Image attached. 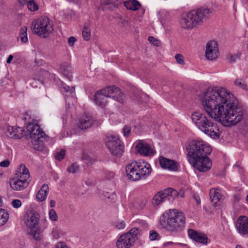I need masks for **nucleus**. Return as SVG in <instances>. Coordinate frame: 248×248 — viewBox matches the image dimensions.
I'll use <instances>...</instances> for the list:
<instances>
[{"label":"nucleus","mask_w":248,"mask_h":248,"mask_svg":"<svg viewBox=\"0 0 248 248\" xmlns=\"http://www.w3.org/2000/svg\"><path fill=\"white\" fill-rule=\"evenodd\" d=\"M40 219L39 213L34 210H31L28 212L24 217V222L30 230L38 229V224Z\"/></svg>","instance_id":"9"},{"label":"nucleus","mask_w":248,"mask_h":248,"mask_svg":"<svg viewBox=\"0 0 248 248\" xmlns=\"http://www.w3.org/2000/svg\"><path fill=\"white\" fill-rule=\"evenodd\" d=\"M61 92L65 96H74L75 94L74 87H69L66 85L63 82H62V86L60 87Z\"/></svg>","instance_id":"28"},{"label":"nucleus","mask_w":248,"mask_h":248,"mask_svg":"<svg viewBox=\"0 0 248 248\" xmlns=\"http://www.w3.org/2000/svg\"><path fill=\"white\" fill-rule=\"evenodd\" d=\"M44 223H45V224H44V227L45 228H46L47 226V220L46 219V218H45L44 219Z\"/></svg>","instance_id":"59"},{"label":"nucleus","mask_w":248,"mask_h":248,"mask_svg":"<svg viewBox=\"0 0 248 248\" xmlns=\"http://www.w3.org/2000/svg\"><path fill=\"white\" fill-rule=\"evenodd\" d=\"M76 41V38L73 36H71L68 39V42L70 46H72L74 45V44Z\"/></svg>","instance_id":"52"},{"label":"nucleus","mask_w":248,"mask_h":248,"mask_svg":"<svg viewBox=\"0 0 248 248\" xmlns=\"http://www.w3.org/2000/svg\"><path fill=\"white\" fill-rule=\"evenodd\" d=\"M180 245V246H183L184 245L182 243H173L172 242H166V243H165L164 244V246L165 247H167V246H168L169 245Z\"/></svg>","instance_id":"53"},{"label":"nucleus","mask_w":248,"mask_h":248,"mask_svg":"<svg viewBox=\"0 0 248 248\" xmlns=\"http://www.w3.org/2000/svg\"><path fill=\"white\" fill-rule=\"evenodd\" d=\"M218 48L217 43L215 41H211L206 45L205 56L209 60H214L218 57Z\"/></svg>","instance_id":"12"},{"label":"nucleus","mask_w":248,"mask_h":248,"mask_svg":"<svg viewBox=\"0 0 248 248\" xmlns=\"http://www.w3.org/2000/svg\"><path fill=\"white\" fill-rule=\"evenodd\" d=\"M115 174L113 171L107 172L106 174V177L108 180H112L114 178Z\"/></svg>","instance_id":"49"},{"label":"nucleus","mask_w":248,"mask_h":248,"mask_svg":"<svg viewBox=\"0 0 248 248\" xmlns=\"http://www.w3.org/2000/svg\"><path fill=\"white\" fill-rule=\"evenodd\" d=\"M9 183L11 188L16 191L23 190L29 184V182H25L24 181L19 180V179H16L14 178L9 180Z\"/></svg>","instance_id":"22"},{"label":"nucleus","mask_w":248,"mask_h":248,"mask_svg":"<svg viewBox=\"0 0 248 248\" xmlns=\"http://www.w3.org/2000/svg\"><path fill=\"white\" fill-rule=\"evenodd\" d=\"M136 148L138 151L141 155L144 156L153 155L155 152L150 145L143 140H140L137 144Z\"/></svg>","instance_id":"17"},{"label":"nucleus","mask_w":248,"mask_h":248,"mask_svg":"<svg viewBox=\"0 0 248 248\" xmlns=\"http://www.w3.org/2000/svg\"><path fill=\"white\" fill-rule=\"evenodd\" d=\"M49 219L53 221H57L58 219V217L56 211L51 209L49 210L48 213Z\"/></svg>","instance_id":"40"},{"label":"nucleus","mask_w":248,"mask_h":248,"mask_svg":"<svg viewBox=\"0 0 248 248\" xmlns=\"http://www.w3.org/2000/svg\"><path fill=\"white\" fill-rule=\"evenodd\" d=\"M114 91L115 93H114L112 98L122 104L124 103L125 97L124 94L123 93L119 88L116 89V90H114Z\"/></svg>","instance_id":"31"},{"label":"nucleus","mask_w":248,"mask_h":248,"mask_svg":"<svg viewBox=\"0 0 248 248\" xmlns=\"http://www.w3.org/2000/svg\"><path fill=\"white\" fill-rule=\"evenodd\" d=\"M23 129L19 127L15 128L13 126H7L6 128V136L11 138L20 139L23 136Z\"/></svg>","instance_id":"19"},{"label":"nucleus","mask_w":248,"mask_h":248,"mask_svg":"<svg viewBox=\"0 0 248 248\" xmlns=\"http://www.w3.org/2000/svg\"><path fill=\"white\" fill-rule=\"evenodd\" d=\"M47 138V136H46L45 139L31 140L30 143L31 147L35 150L47 153L48 149L45 147L43 141Z\"/></svg>","instance_id":"20"},{"label":"nucleus","mask_w":248,"mask_h":248,"mask_svg":"<svg viewBox=\"0 0 248 248\" xmlns=\"http://www.w3.org/2000/svg\"><path fill=\"white\" fill-rule=\"evenodd\" d=\"M207 155H202L193 159H189V161L199 171L206 172L209 170L212 166V162Z\"/></svg>","instance_id":"8"},{"label":"nucleus","mask_w":248,"mask_h":248,"mask_svg":"<svg viewBox=\"0 0 248 248\" xmlns=\"http://www.w3.org/2000/svg\"><path fill=\"white\" fill-rule=\"evenodd\" d=\"M235 248H243L242 246L240 245H237L235 247Z\"/></svg>","instance_id":"61"},{"label":"nucleus","mask_w":248,"mask_h":248,"mask_svg":"<svg viewBox=\"0 0 248 248\" xmlns=\"http://www.w3.org/2000/svg\"><path fill=\"white\" fill-rule=\"evenodd\" d=\"M79 170V167L77 163L71 164L67 168V171L68 173H75L78 172Z\"/></svg>","instance_id":"36"},{"label":"nucleus","mask_w":248,"mask_h":248,"mask_svg":"<svg viewBox=\"0 0 248 248\" xmlns=\"http://www.w3.org/2000/svg\"><path fill=\"white\" fill-rule=\"evenodd\" d=\"M65 156V150H62L60 152H58L56 155L55 158L57 160H62Z\"/></svg>","instance_id":"45"},{"label":"nucleus","mask_w":248,"mask_h":248,"mask_svg":"<svg viewBox=\"0 0 248 248\" xmlns=\"http://www.w3.org/2000/svg\"><path fill=\"white\" fill-rule=\"evenodd\" d=\"M32 32L41 38L47 37L53 31V24L47 17H41L32 23Z\"/></svg>","instance_id":"5"},{"label":"nucleus","mask_w":248,"mask_h":248,"mask_svg":"<svg viewBox=\"0 0 248 248\" xmlns=\"http://www.w3.org/2000/svg\"><path fill=\"white\" fill-rule=\"evenodd\" d=\"M240 199V198L239 197V196H237V195L234 196V200L235 202H237L239 201Z\"/></svg>","instance_id":"58"},{"label":"nucleus","mask_w":248,"mask_h":248,"mask_svg":"<svg viewBox=\"0 0 248 248\" xmlns=\"http://www.w3.org/2000/svg\"><path fill=\"white\" fill-rule=\"evenodd\" d=\"M55 204H56V202L54 200H51L50 201V202H49V205H50V206L51 207H55Z\"/></svg>","instance_id":"55"},{"label":"nucleus","mask_w":248,"mask_h":248,"mask_svg":"<svg viewBox=\"0 0 248 248\" xmlns=\"http://www.w3.org/2000/svg\"><path fill=\"white\" fill-rule=\"evenodd\" d=\"M210 10L208 8H202L193 10L188 12L196 26L203 22V18L207 17Z\"/></svg>","instance_id":"10"},{"label":"nucleus","mask_w":248,"mask_h":248,"mask_svg":"<svg viewBox=\"0 0 248 248\" xmlns=\"http://www.w3.org/2000/svg\"><path fill=\"white\" fill-rule=\"evenodd\" d=\"M65 232H63L60 228L55 227L53 228L51 235L53 239H58L64 236Z\"/></svg>","instance_id":"32"},{"label":"nucleus","mask_w":248,"mask_h":248,"mask_svg":"<svg viewBox=\"0 0 248 248\" xmlns=\"http://www.w3.org/2000/svg\"><path fill=\"white\" fill-rule=\"evenodd\" d=\"M114 226L117 229H123L125 228V223L124 220L118 221L115 222Z\"/></svg>","instance_id":"42"},{"label":"nucleus","mask_w":248,"mask_h":248,"mask_svg":"<svg viewBox=\"0 0 248 248\" xmlns=\"http://www.w3.org/2000/svg\"><path fill=\"white\" fill-rule=\"evenodd\" d=\"M125 169L128 178L132 181L145 179L152 172L150 165L144 161H133L128 164Z\"/></svg>","instance_id":"3"},{"label":"nucleus","mask_w":248,"mask_h":248,"mask_svg":"<svg viewBox=\"0 0 248 248\" xmlns=\"http://www.w3.org/2000/svg\"><path fill=\"white\" fill-rule=\"evenodd\" d=\"M148 41L150 43L156 46H158L160 44V42L153 36H149L148 37Z\"/></svg>","instance_id":"44"},{"label":"nucleus","mask_w":248,"mask_h":248,"mask_svg":"<svg viewBox=\"0 0 248 248\" xmlns=\"http://www.w3.org/2000/svg\"><path fill=\"white\" fill-rule=\"evenodd\" d=\"M106 96L103 94L99 91L96 92L94 95V101L95 104L101 107L105 106L107 103V99Z\"/></svg>","instance_id":"27"},{"label":"nucleus","mask_w":248,"mask_h":248,"mask_svg":"<svg viewBox=\"0 0 248 248\" xmlns=\"http://www.w3.org/2000/svg\"><path fill=\"white\" fill-rule=\"evenodd\" d=\"M91 36V30L87 26H85L82 31V37L86 41H89Z\"/></svg>","instance_id":"37"},{"label":"nucleus","mask_w":248,"mask_h":248,"mask_svg":"<svg viewBox=\"0 0 248 248\" xmlns=\"http://www.w3.org/2000/svg\"><path fill=\"white\" fill-rule=\"evenodd\" d=\"M1 199L0 198V203L1 202Z\"/></svg>","instance_id":"64"},{"label":"nucleus","mask_w":248,"mask_h":248,"mask_svg":"<svg viewBox=\"0 0 248 248\" xmlns=\"http://www.w3.org/2000/svg\"><path fill=\"white\" fill-rule=\"evenodd\" d=\"M27 130L31 140L45 139L46 136L40 126L37 124L30 123L27 126Z\"/></svg>","instance_id":"11"},{"label":"nucleus","mask_w":248,"mask_h":248,"mask_svg":"<svg viewBox=\"0 0 248 248\" xmlns=\"http://www.w3.org/2000/svg\"><path fill=\"white\" fill-rule=\"evenodd\" d=\"M18 1L21 4V5H24L26 3H27L28 0H18Z\"/></svg>","instance_id":"57"},{"label":"nucleus","mask_w":248,"mask_h":248,"mask_svg":"<svg viewBox=\"0 0 248 248\" xmlns=\"http://www.w3.org/2000/svg\"><path fill=\"white\" fill-rule=\"evenodd\" d=\"M149 237L151 240H158L160 238V236L158 232L154 230H152L150 231L149 233Z\"/></svg>","instance_id":"41"},{"label":"nucleus","mask_w":248,"mask_h":248,"mask_svg":"<svg viewBox=\"0 0 248 248\" xmlns=\"http://www.w3.org/2000/svg\"><path fill=\"white\" fill-rule=\"evenodd\" d=\"M94 122V120L90 115L83 114L79 119L77 124L78 127L82 130H85L91 127Z\"/></svg>","instance_id":"14"},{"label":"nucleus","mask_w":248,"mask_h":248,"mask_svg":"<svg viewBox=\"0 0 248 248\" xmlns=\"http://www.w3.org/2000/svg\"><path fill=\"white\" fill-rule=\"evenodd\" d=\"M31 86L32 87H37V85H33L34 84V82H33L31 83Z\"/></svg>","instance_id":"60"},{"label":"nucleus","mask_w":248,"mask_h":248,"mask_svg":"<svg viewBox=\"0 0 248 248\" xmlns=\"http://www.w3.org/2000/svg\"><path fill=\"white\" fill-rule=\"evenodd\" d=\"M186 149L189 156V159L208 155L212 152L211 147L202 140H191L186 146Z\"/></svg>","instance_id":"4"},{"label":"nucleus","mask_w":248,"mask_h":248,"mask_svg":"<svg viewBox=\"0 0 248 248\" xmlns=\"http://www.w3.org/2000/svg\"><path fill=\"white\" fill-rule=\"evenodd\" d=\"M124 5L128 10L136 11L140 7V3L136 0H128L124 2Z\"/></svg>","instance_id":"29"},{"label":"nucleus","mask_w":248,"mask_h":248,"mask_svg":"<svg viewBox=\"0 0 248 248\" xmlns=\"http://www.w3.org/2000/svg\"><path fill=\"white\" fill-rule=\"evenodd\" d=\"M13 59V56L12 55H9L7 59V61H6L7 63H10L11 62Z\"/></svg>","instance_id":"56"},{"label":"nucleus","mask_w":248,"mask_h":248,"mask_svg":"<svg viewBox=\"0 0 248 248\" xmlns=\"http://www.w3.org/2000/svg\"><path fill=\"white\" fill-rule=\"evenodd\" d=\"M9 218V214L4 209L0 208V226L4 224Z\"/></svg>","instance_id":"34"},{"label":"nucleus","mask_w":248,"mask_h":248,"mask_svg":"<svg viewBox=\"0 0 248 248\" xmlns=\"http://www.w3.org/2000/svg\"><path fill=\"white\" fill-rule=\"evenodd\" d=\"M37 83L40 84V81L39 80H38L37 81Z\"/></svg>","instance_id":"63"},{"label":"nucleus","mask_w":248,"mask_h":248,"mask_svg":"<svg viewBox=\"0 0 248 248\" xmlns=\"http://www.w3.org/2000/svg\"><path fill=\"white\" fill-rule=\"evenodd\" d=\"M55 248H68L66 244L62 242H58L55 245Z\"/></svg>","instance_id":"48"},{"label":"nucleus","mask_w":248,"mask_h":248,"mask_svg":"<svg viewBox=\"0 0 248 248\" xmlns=\"http://www.w3.org/2000/svg\"><path fill=\"white\" fill-rule=\"evenodd\" d=\"M194 199L196 200L198 204H199L201 203L200 199L199 196L194 195L193 196Z\"/></svg>","instance_id":"54"},{"label":"nucleus","mask_w":248,"mask_h":248,"mask_svg":"<svg viewBox=\"0 0 248 248\" xmlns=\"http://www.w3.org/2000/svg\"><path fill=\"white\" fill-rule=\"evenodd\" d=\"M135 242L125 233L121 235L116 242L117 248H130Z\"/></svg>","instance_id":"16"},{"label":"nucleus","mask_w":248,"mask_h":248,"mask_svg":"<svg viewBox=\"0 0 248 248\" xmlns=\"http://www.w3.org/2000/svg\"><path fill=\"white\" fill-rule=\"evenodd\" d=\"M235 84L240 86V88H241L243 89H247V85L246 84H244L242 83L239 80H236L235 81Z\"/></svg>","instance_id":"50"},{"label":"nucleus","mask_w":248,"mask_h":248,"mask_svg":"<svg viewBox=\"0 0 248 248\" xmlns=\"http://www.w3.org/2000/svg\"><path fill=\"white\" fill-rule=\"evenodd\" d=\"M116 89H118V88L112 85L111 86L107 87L106 88L99 91L106 97H112L114 93H115L114 90H116Z\"/></svg>","instance_id":"30"},{"label":"nucleus","mask_w":248,"mask_h":248,"mask_svg":"<svg viewBox=\"0 0 248 248\" xmlns=\"http://www.w3.org/2000/svg\"><path fill=\"white\" fill-rule=\"evenodd\" d=\"M31 234L36 241H40L43 238V235L38 231V229L30 230Z\"/></svg>","instance_id":"38"},{"label":"nucleus","mask_w":248,"mask_h":248,"mask_svg":"<svg viewBox=\"0 0 248 248\" xmlns=\"http://www.w3.org/2000/svg\"><path fill=\"white\" fill-rule=\"evenodd\" d=\"M159 224L167 231L178 232L182 230L186 224L184 214L176 209L166 211L160 217Z\"/></svg>","instance_id":"2"},{"label":"nucleus","mask_w":248,"mask_h":248,"mask_svg":"<svg viewBox=\"0 0 248 248\" xmlns=\"http://www.w3.org/2000/svg\"><path fill=\"white\" fill-rule=\"evenodd\" d=\"M72 67L68 63H62L59 69L60 73L68 78L70 81H71L72 78Z\"/></svg>","instance_id":"25"},{"label":"nucleus","mask_w":248,"mask_h":248,"mask_svg":"<svg viewBox=\"0 0 248 248\" xmlns=\"http://www.w3.org/2000/svg\"><path fill=\"white\" fill-rule=\"evenodd\" d=\"M49 188L47 185L44 184L41 186L40 189L37 193L36 198L40 202L44 201L48 193Z\"/></svg>","instance_id":"24"},{"label":"nucleus","mask_w":248,"mask_h":248,"mask_svg":"<svg viewBox=\"0 0 248 248\" xmlns=\"http://www.w3.org/2000/svg\"><path fill=\"white\" fill-rule=\"evenodd\" d=\"M140 230L139 228L137 227H134L130 230V231L126 233L127 234L130 238L135 242L138 239V235L140 233Z\"/></svg>","instance_id":"33"},{"label":"nucleus","mask_w":248,"mask_h":248,"mask_svg":"<svg viewBox=\"0 0 248 248\" xmlns=\"http://www.w3.org/2000/svg\"><path fill=\"white\" fill-rule=\"evenodd\" d=\"M221 197L222 196L219 190L213 188L210 190V198L214 206H216V204L220 202Z\"/></svg>","instance_id":"26"},{"label":"nucleus","mask_w":248,"mask_h":248,"mask_svg":"<svg viewBox=\"0 0 248 248\" xmlns=\"http://www.w3.org/2000/svg\"><path fill=\"white\" fill-rule=\"evenodd\" d=\"M106 145L110 153L114 155L120 156L124 150V146L118 136H107L105 139Z\"/></svg>","instance_id":"7"},{"label":"nucleus","mask_w":248,"mask_h":248,"mask_svg":"<svg viewBox=\"0 0 248 248\" xmlns=\"http://www.w3.org/2000/svg\"><path fill=\"white\" fill-rule=\"evenodd\" d=\"M234 96L223 87L208 88L201 99L202 107L208 114L196 111L192 119L196 126L213 139L219 137L217 126L211 119L226 126L234 125L244 118L246 109L241 104L234 101Z\"/></svg>","instance_id":"1"},{"label":"nucleus","mask_w":248,"mask_h":248,"mask_svg":"<svg viewBox=\"0 0 248 248\" xmlns=\"http://www.w3.org/2000/svg\"><path fill=\"white\" fill-rule=\"evenodd\" d=\"M235 227L240 234H248V217L240 216L236 221Z\"/></svg>","instance_id":"13"},{"label":"nucleus","mask_w":248,"mask_h":248,"mask_svg":"<svg viewBox=\"0 0 248 248\" xmlns=\"http://www.w3.org/2000/svg\"><path fill=\"white\" fill-rule=\"evenodd\" d=\"M131 132V127L129 126L125 125L123 128V133L124 136L127 137L129 136Z\"/></svg>","instance_id":"47"},{"label":"nucleus","mask_w":248,"mask_h":248,"mask_svg":"<svg viewBox=\"0 0 248 248\" xmlns=\"http://www.w3.org/2000/svg\"><path fill=\"white\" fill-rule=\"evenodd\" d=\"M246 201L248 202V195L246 197Z\"/></svg>","instance_id":"62"},{"label":"nucleus","mask_w":248,"mask_h":248,"mask_svg":"<svg viewBox=\"0 0 248 248\" xmlns=\"http://www.w3.org/2000/svg\"><path fill=\"white\" fill-rule=\"evenodd\" d=\"M179 193L177 190L169 188L158 192L153 197L152 203L154 206H157L160 204L168 201L172 202L178 197Z\"/></svg>","instance_id":"6"},{"label":"nucleus","mask_w":248,"mask_h":248,"mask_svg":"<svg viewBox=\"0 0 248 248\" xmlns=\"http://www.w3.org/2000/svg\"><path fill=\"white\" fill-rule=\"evenodd\" d=\"M19 36L21 41L23 43H26L28 42L27 28L26 26H23L20 29Z\"/></svg>","instance_id":"35"},{"label":"nucleus","mask_w":248,"mask_h":248,"mask_svg":"<svg viewBox=\"0 0 248 248\" xmlns=\"http://www.w3.org/2000/svg\"><path fill=\"white\" fill-rule=\"evenodd\" d=\"M188 235L191 239L197 242L204 245L207 244L208 238L204 233L197 232L193 229H188Z\"/></svg>","instance_id":"18"},{"label":"nucleus","mask_w":248,"mask_h":248,"mask_svg":"<svg viewBox=\"0 0 248 248\" xmlns=\"http://www.w3.org/2000/svg\"><path fill=\"white\" fill-rule=\"evenodd\" d=\"M12 205L15 208H18L22 205V202L20 200H14L12 202Z\"/></svg>","instance_id":"46"},{"label":"nucleus","mask_w":248,"mask_h":248,"mask_svg":"<svg viewBox=\"0 0 248 248\" xmlns=\"http://www.w3.org/2000/svg\"><path fill=\"white\" fill-rule=\"evenodd\" d=\"M10 165V162L7 160H5L0 163V166L2 167H7Z\"/></svg>","instance_id":"51"},{"label":"nucleus","mask_w":248,"mask_h":248,"mask_svg":"<svg viewBox=\"0 0 248 248\" xmlns=\"http://www.w3.org/2000/svg\"><path fill=\"white\" fill-rule=\"evenodd\" d=\"M159 163L161 167L163 169L172 170H177V164L174 160L161 156L159 159Z\"/></svg>","instance_id":"23"},{"label":"nucleus","mask_w":248,"mask_h":248,"mask_svg":"<svg viewBox=\"0 0 248 248\" xmlns=\"http://www.w3.org/2000/svg\"><path fill=\"white\" fill-rule=\"evenodd\" d=\"M30 173L28 169L25 165L21 164L17 168L14 178L19 180L29 182Z\"/></svg>","instance_id":"15"},{"label":"nucleus","mask_w":248,"mask_h":248,"mask_svg":"<svg viewBox=\"0 0 248 248\" xmlns=\"http://www.w3.org/2000/svg\"><path fill=\"white\" fill-rule=\"evenodd\" d=\"M27 4L28 9L31 11H35L38 9L37 4L34 2L33 0H29Z\"/></svg>","instance_id":"39"},{"label":"nucleus","mask_w":248,"mask_h":248,"mask_svg":"<svg viewBox=\"0 0 248 248\" xmlns=\"http://www.w3.org/2000/svg\"><path fill=\"white\" fill-rule=\"evenodd\" d=\"M175 58L178 63L181 65L185 64V60L183 56L180 54H177L175 55Z\"/></svg>","instance_id":"43"},{"label":"nucleus","mask_w":248,"mask_h":248,"mask_svg":"<svg viewBox=\"0 0 248 248\" xmlns=\"http://www.w3.org/2000/svg\"><path fill=\"white\" fill-rule=\"evenodd\" d=\"M180 25L185 29H192L197 27L188 13L182 16Z\"/></svg>","instance_id":"21"}]
</instances>
